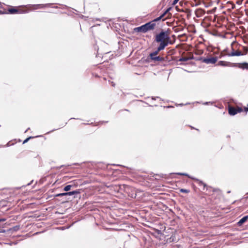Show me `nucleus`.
Instances as JSON below:
<instances>
[{
    "label": "nucleus",
    "instance_id": "34",
    "mask_svg": "<svg viewBox=\"0 0 248 248\" xmlns=\"http://www.w3.org/2000/svg\"><path fill=\"white\" fill-rule=\"evenodd\" d=\"M245 111H248V107L245 108Z\"/></svg>",
    "mask_w": 248,
    "mask_h": 248
},
{
    "label": "nucleus",
    "instance_id": "22",
    "mask_svg": "<svg viewBox=\"0 0 248 248\" xmlns=\"http://www.w3.org/2000/svg\"><path fill=\"white\" fill-rule=\"evenodd\" d=\"M66 194H67V192L59 193V194H58L56 195V196H57V197H62V196H67Z\"/></svg>",
    "mask_w": 248,
    "mask_h": 248
},
{
    "label": "nucleus",
    "instance_id": "37",
    "mask_svg": "<svg viewBox=\"0 0 248 248\" xmlns=\"http://www.w3.org/2000/svg\"><path fill=\"white\" fill-rule=\"evenodd\" d=\"M236 3H237V4H240V2H239V1H237V2H236Z\"/></svg>",
    "mask_w": 248,
    "mask_h": 248
},
{
    "label": "nucleus",
    "instance_id": "2",
    "mask_svg": "<svg viewBox=\"0 0 248 248\" xmlns=\"http://www.w3.org/2000/svg\"><path fill=\"white\" fill-rule=\"evenodd\" d=\"M119 188L121 190L124 191L127 194L128 197L131 198H135L138 194L141 191L135 189L134 187L126 185H123L119 186Z\"/></svg>",
    "mask_w": 248,
    "mask_h": 248
},
{
    "label": "nucleus",
    "instance_id": "29",
    "mask_svg": "<svg viewBox=\"0 0 248 248\" xmlns=\"http://www.w3.org/2000/svg\"><path fill=\"white\" fill-rule=\"evenodd\" d=\"M243 50L246 53L248 51V48L247 47L244 46Z\"/></svg>",
    "mask_w": 248,
    "mask_h": 248
},
{
    "label": "nucleus",
    "instance_id": "13",
    "mask_svg": "<svg viewBox=\"0 0 248 248\" xmlns=\"http://www.w3.org/2000/svg\"><path fill=\"white\" fill-rule=\"evenodd\" d=\"M80 193V191L79 190H76L73 191H70L67 192V196H71V195H74V198H76L75 195L79 194Z\"/></svg>",
    "mask_w": 248,
    "mask_h": 248
},
{
    "label": "nucleus",
    "instance_id": "27",
    "mask_svg": "<svg viewBox=\"0 0 248 248\" xmlns=\"http://www.w3.org/2000/svg\"><path fill=\"white\" fill-rule=\"evenodd\" d=\"M32 138H33V137H29V138H27L26 139H25V140H24V141H23V144H24V143H25L27 142H28V141L30 139H32Z\"/></svg>",
    "mask_w": 248,
    "mask_h": 248
},
{
    "label": "nucleus",
    "instance_id": "33",
    "mask_svg": "<svg viewBox=\"0 0 248 248\" xmlns=\"http://www.w3.org/2000/svg\"><path fill=\"white\" fill-rule=\"evenodd\" d=\"M4 221H5V219H4V218L0 219V222Z\"/></svg>",
    "mask_w": 248,
    "mask_h": 248
},
{
    "label": "nucleus",
    "instance_id": "28",
    "mask_svg": "<svg viewBox=\"0 0 248 248\" xmlns=\"http://www.w3.org/2000/svg\"><path fill=\"white\" fill-rule=\"evenodd\" d=\"M236 111H237V113L241 112L243 111V109L242 108L238 107V108H236Z\"/></svg>",
    "mask_w": 248,
    "mask_h": 248
},
{
    "label": "nucleus",
    "instance_id": "19",
    "mask_svg": "<svg viewBox=\"0 0 248 248\" xmlns=\"http://www.w3.org/2000/svg\"><path fill=\"white\" fill-rule=\"evenodd\" d=\"M162 18H163V16L160 15L159 17H158L154 19V20H153L152 21H153V22H154V23H155L156 22L161 20Z\"/></svg>",
    "mask_w": 248,
    "mask_h": 248
},
{
    "label": "nucleus",
    "instance_id": "11",
    "mask_svg": "<svg viewBox=\"0 0 248 248\" xmlns=\"http://www.w3.org/2000/svg\"><path fill=\"white\" fill-rule=\"evenodd\" d=\"M151 60L153 61L154 62H162L164 61V59L163 57L160 56H155L151 58H150Z\"/></svg>",
    "mask_w": 248,
    "mask_h": 248
},
{
    "label": "nucleus",
    "instance_id": "17",
    "mask_svg": "<svg viewBox=\"0 0 248 248\" xmlns=\"http://www.w3.org/2000/svg\"><path fill=\"white\" fill-rule=\"evenodd\" d=\"M73 186V185H67L64 188H63V190L65 191H69V190H70L71 188Z\"/></svg>",
    "mask_w": 248,
    "mask_h": 248
},
{
    "label": "nucleus",
    "instance_id": "10",
    "mask_svg": "<svg viewBox=\"0 0 248 248\" xmlns=\"http://www.w3.org/2000/svg\"><path fill=\"white\" fill-rule=\"evenodd\" d=\"M165 48L164 47H162V48L161 47V48H160L159 49V46H158L157 48V50L151 53L149 55V57L150 58H151V57H155V56H156L158 52L161 51V50H162L164 49Z\"/></svg>",
    "mask_w": 248,
    "mask_h": 248
},
{
    "label": "nucleus",
    "instance_id": "9",
    "mask_svg": "<svg viewBox=\"0 0 248 248\" xmlns=\"http://www.w3.org/2000/svg\"><path fill=\"white\" fill-rule=\"evenodd\" d=\"M227 55L229 57L231 56H239L243 55V54L240 51L237 50L236 51H234L233 50L230 53H228Z\"/></svg>",
    "mask_w": 248,
    "mask_h": 248
},
{
    "label": "nucleus",
    "instance_id": "21",
    "mask_svg": "<svg viewBox=\"0 0 248 248\" xmlns=\"http://www.w3.org/2000/svg\"><path fill=\"white\" fill-rule=\"evenodd\" d=\"M189 60V58L186 57H182L179 59L180 62H186Z\"/></svg>",
    "mask_w": 248,
    "mask_h": 248
},
{
    "label": "nucleus",
    "instance_id": "3",
    "mask_svg": "<svg viewBox=\"0 0 248 248\" xmlns=\"http://www.w3.org/2000/svg\"><path fill=\"white\" fill-rule=\"evenodd\" d=\"M200 60L202 61V62L205 63L206 64H215L217 61V57L208 58H201Z\"/></svg>",
    "mask_w": 248,
    "mask_h": 248
},
{
    "label": "nucleus",
    "instance_id": "8",
    "mask_svg": "<svg viewBox=\"0 0 248 248\" xmlns=\"http://www.w3.org/2000/svg\"><path fill=\"white\" fill-rule=\"evenodd\" d=\"M234 64H237L236 67H238L239 68L242 69H247L248 70V63L245 62L242 63H234Z\"/></svg>",
    "mask_w": 248,
    "mask_h": 248
},
{
    "label": "nucleus",
    "instance_id": "6",
    "mask_svg": "<svg viewBox=\"0 0 248 248\" xmlns=\"http://www.w3.org/2000/svg\"><path fill=\"white\" fill-rule=\"evenodd\" d=\"M147 31L150 30H153L155 29L156 24L151 21L144 24Z\"/></svg>",
    "mask_w": 248,
    "mask_h": 248
},
{
    "label": "nucleus",
    "instance_id": "30",
    "mask_svg": "<svg viewBox=\"0 0 248 248\" xmlns=\"http://www.w3.org/2000/svg\"><path fill=\"white\" fill-rule=\"evenodd\" d=\"M179 0H173V2H172V4H173V5H175V4H176L178 2V1Z\"/></svg>",
    "mask_w": 248,
    "mask_h": 248
},
{
    "label": "nucleus",
    "instance_id": "4",
    "mask_svg": "<svg viewBox=\"0 0 248 248\" xmlns=\"http://www.w3.org/2000/svg\"><path fill=\"white\" fill-rule=\"evenodd\" d=\"M237 64H234V63H232L229 62H225L223 61H220L218 62L217 64L218 66H227V67H236Z\"/></svg>",
    "mask_w": 248,
    "mask_h": 248
},
{
    "label": "nucleus",
    "instance_id": "38",
    "mask_svg": "<svg viewBox=\"0 0 248 248\" xmlns=\"http://www.w3.org/2000/svg\"><path fill=\"white\" fill-rule=\"evenodd\" d=\"M180 106H182V105H183V104H180Z\"/></svg>",
    "mask_w": 248,
    "mask_h": 248
},
{
    "label": "nucleus",
    "instance_id": "5",
    "mask_svg": "<svg viewBox=\"0 0 248 248\" xmlns=\"http://www.w3.org/2000/svg\"><path fill=\"white\" fill-rule=\"evenodd\" d=\"M177 174L178 175H183V176H187L188 178H191L193 180H195L196 181H197L199 182V184L200 186H203V187H204V188L207 186L203 182L201 181H200L199 179H196V178H195L194 177H192L190 176H189L187 173H177Z\"/></svg>",
    "mask_w": 248,
    "mask_h": 248
},
{
    "label": "nucleus",
    "instance_id": "12",
    "mask_svg": "<svg viewBox=\"0 0 248 248\" xmlns=\"http://www.w3.org/2000/svg\"><path fill=\"white\" fill-rule=\"evenodd\" d=\"M228 111L229 114L231 115H234L237 113L236 111V108H235L234 107H229Z\"/></svg>",
    "mask_w": 248,
    "mask_h": 248
},
{
    "label": "nucleus",
    "instance_id": "35",
    "mask_svg": "<svg viewBox=\"0 0 248 248\" xmlns=\"http://www.w3.org/2000/svg\"><path fill=\"white\" fill-rule=\"evenodd\" d=\"M208 104V102H205V103H204V104H205V105H206V104Z\"/></svg>",
    "mask_w": 248,
    "mask_h": 248
},
{
    "label": "nucleus",
    "instance_id": "1",
    "mask_svg": "<svg viewBox=\"0 0 248 248\" xmlns=\"http://www.w3.org/2000/svg\"><path fill=\"white\" fill-rule=\"evenodd\" d=\"M156 42L160 43L159 48L166 47L169 43H170V39L168 31H161L157 34L155 38Z\"/></svg>",
    "mask_w": 248,
    "mask_h": 248
},
{
    "label": "nucleus",
    "instance_id": "26",
    "mask_svg": "<svg viewBox=\"0 0 248 248\" xmlns=\"http://www.w3.org/2000/svg\"><path fill=\"white\" fill-rule=\"evenodd\" d=\"M13 229L15 231H17L19 229V226H16L13 228Z\"/></svg>",
    "mask_w": 248,
    "mask_h": 248
},
{
    "label": "nucleus",
    "instance_id": "16",
    "mask_svg": "<svg viewBox=\"0 0 248 248\" xmlns=\"http://www.w3.org/2000/svg\"><path fill=\"white\" fill-rule=\"evenodd\" d=\"M51 4H37L36 5V6L38 7V8H43L46 6L50 5Z\"/></svg>",
    "mask_w": 248,
    "mask_h": 248
},
{
    "label": "nucleus",
    "instance_id": "36",
    "mask_svg": "<svg viewBox=\"0 0 248 248\" xmlns=\"http://www.w3.org/2000/svg\"><path fill=\"white\" fill-rule=\"evenodd\" d=\"M30 128H29L28 129H27L25 132H27V131Z\"/></svg>",
    "mask_w": 248,
    "mask_h": 248
},
{
    "label": "nucleus",
    "instance_id": "18",
    "mask_svg": "<svg viewBox=\"0 0 248 248\" xmlns=\"http://www.w3.org/2000/svg\"><path fill=\"white\" fill-rule=\"evenodd\" d=\"M227 4L228 5H231V9H233L235 8V4L232 2H231V1H228L227 2Z\"/></svg>",
    "mask_w": 248,
    "mask_h": 248
},
{
    "label": "nucleus",
    "instance_id": "25",
    "mask_svg": "<svg viewBox=\"0 0 248 248\" xmlns=\"http://www.w3.org/2000/svg\"><path fill=\"white\" fill-rule=\"evenodd\" d=\"M170 8H168L161 15L163 16V17L167 14V13L170 11Z\"/></svg>",
    "mask_w": 248,
    "mask_h": 248
},
{
    "label": "nucleus",
    "instance_id": "14",
    "mask_svg": "<svg viewBox=\"0 0 248 248\" xmlns=\"http://www.w3.org/2000/svg\"><path fill=\"white\" fill-rule=\"evenodd\" d=\"M248 218V216H246L243 217L238 222L237 225L240 226L245 222Z\"/></svg>",
    "mask_w": 248,
    "mask_h": 248
},
{
    "label": "nucleus",
    "instance_id": "31",
    "mask_svg": "<svg viewBox=\"0 0 248 248\" xmlns=\"http://www.w3.org/2000/svg\"><path fill=\"white\" fill-rule=\"evenodd\" d=\"M156 231V232H157L158 234L161 233V231L160 230H157Z\"/></svg>",
    "mask_w": 248,
    "mask_h": 248
},
{
    "label": "nucleus",
    "instance_id": "20",
    "mask_svg": "<svg viewBox=\"0 0 248 248\" xmlns=\"http://www.w3.org/2000/svg\"><path fill=\"white\" fill-rule=\"evenodd\" d=\"M180 191L182 193H188L190 192L189 190H188L186 189H183V188L180 189Z\"/></svg>",
    "mask_w": 248,
    "mask_h": 248
},
{
    "label": "nucleus",
    "instance_id": "15",
    "mask_svg": "<svg viewBox=\"0 0 248 248\" xmlns=\"http://www.w3.org/2000/svg\"><path fill=\"white\" fill-rule=\"evenodd\" d=\"M9 13L14 14L18 13V10L15 8H10L8 9Z\"/></svg>",
    "mask_w": 248,
    "mask_h": 248
},
{
    "label": "nucleus",
    "instance_id": "23",
    "mask_svg": "<svg viewBox=\"0 0 248 248\" xmlns=\"http://www.w3.org/2000/svg\"><path fill=\"white\" fill-rule=\"evenodd\" d=\"M170 8H168L161 15L163 16V17L167 14V13L170 11Z\"/></svg>",
    "mask_w": 248,
    "mask_h": 248
},
{
    "label": "nucleus",
    "instance_id": "32",
    "mask_svg": "<svg viewBox=\"0 0 248 248\" xmlns=\"http://www.w3.org/2000/svg\"><path fill=\"white\" fill-rule=\"evenodd\" d=\"M111 85H112V86L113 87H114V86H115V83H114L113 82H112H112H111Z\"/></svg>",
    "mask_w": 248,
    "mask_h": 248
},
{
    "label": "nucleus",
    "instance_id": "24",
    "mask_svg": "<svg viewBox=\"0 0 248 248\" xmlns=\"http://www.w3.org/2000/svg\"><path fill=\"white\" fill-rule=\"evenodd\" d=\"M170 8H168L161 15L163 16V17L167 14V13L170 11Z\"/></svg>",
    "mask_w": 248,
    "mask_h": 248
},
{
    "label": "nucleus",
    "instance_id": "7",
    "mask_svg": "<svg viewBox=\"0 0 248 248\" xmlns=\"http://www.w3.org/2000/svg\"><path fill=\"white\" fill-rule=\"evenodd\" d=\"M134 31L137 32H142L145 33L147 31L144 24L138 27H136L134 29Z\"/></svg>",
    "mask_w": 248,
    "mask_h": 248
}]
</instances>
